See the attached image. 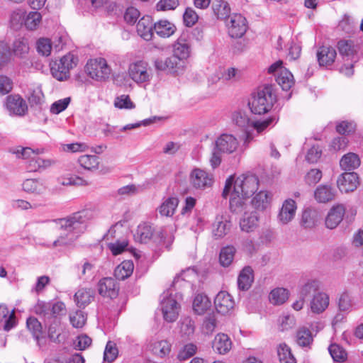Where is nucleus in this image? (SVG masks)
Wrapping results in <instances>:
<instances>
[{
	"instance_id": "39448f33",
	"label": "nucleus",
	"mask_w": 363,
	"mask_h": 363,
	"mask_svg": "<svg viewBox=\"0 0 363 363\" xmlns=\"http://www.w3.org/2000/svg\"><path fill=\"white\" fill-rule=\"evenodd\" d=\"M87 74L97 81H104L109 78L111 69L104 58L89 60L85 67Z\"/></svg>"
},
{
	"instance_id": "7c9ffc66",
	"label": "nucleus",
	"mask_w": 363,
	"mask_h": 363,
	"mask_svg": "<svg viewBox=\"0 0 363 363\" xmlns=\"http://www.w3.org/2000/svg\"><path fill=\"white\" fill-rule=\"evenodd\" d=\"M13 154H15L18 158H21L23 160H29L32 159L35 160L36 157L38 155L43 154L44 152L43 148H36L32 149L30 147H17L13 150L11 151Z\"/></svg>"
},
{
	"instance_id": "338daca9",
	"label": "nucleus",
	"mask_w": 363,
	"mask_h": 363,
	"mask_svg": "<svg viewBox=\"0 0 363 363\" xmlns=\"http://www.w3.org/2000/svg\"><path fill=\"white\" fill-rule=\"evenodd\" d=\"M114 105L116 107L118 108H126L131 109L135 108L134 104L131 101L129 96L128 95H121L118 96L114 102Z\"/></svg>"
},
{
	"instance_id": "f8f14e48",
	"label": "nucleus",
	"mask_w": 363,
	"mask_h": 363,
	"mask_svg": "<svg viewBox=\"0 0 363 363\" xmlns=\"http://www.w3.org/2000/svg\"><path fill=\"white\" fill-rule=\"evenodd\" d=\"M214 304L217 313L225 315L233 309L235 301L228 292L220 291L215 298Z\"/></svg>"
},
{
	"instance_id": "37998d69",
	"label": "nucleus",
	"mask_w": 363,
	"mask_h": 363,
	"mask_svg": "<svg viewBox=\"0 0 363 363\" xmlns=\"http://www.w3.org/2000/svg\"><path fill=\"white\" fill-rule=\"evenodd\" d=\"M277 353L281 363H296L290 347L285 343H281L277 349Z\"/></svg>"
},
{
	"instance_id": "58836bf2",
	"label": "nucleus",
	"mask_w": 363,
	"mask_h": 363,
	"mask_svg": "<svg viewBox=\"0 0 363 363\" xmlns=\"http://www.w3.org/2000/svg\"><path fill=\"white\" fill-rule=\"evenodd\" d=\"M360 164V160L357 155L348 153L344 155L340 162V165L345 170H352L358 167Z\"/></svg>"
},
{
	"instance_id": "c756f323",
	"label": "nucleus",
	"mask_w": 363,
	"mask_h": 363,
	"mask_svg": "<svg viewBox=\"0 0 363 363\" xmlns=\"http://www.w3.org/2000/svg\"><path fill=\"white\" fill-rule=\"evenodd\" d=\"M22 187L25 191L35 194H42L46 189L44 182L38 179H26L23 182Z\"/></svg>"
},
{
	"instance_id": "4c0bfd02",
	"label": "nucleus",
	"mask_w": 363,
	"mask_h": 363,
	"mask_svg": "<svg viewBox=\"0 0 363 363\" xmlns=\"http://www.w3.org/2000/svg\"><path fill=\"white\" fill-rule=\"evenodd\" d=\"M235 252L236 250L233 245H228L221 248L219 255L220 264L224 267L230 266L234 259Z\"/></svg>"
},
{
	"instance_id": "9b49d317",
	"label": "nucleus",
	"mask_w": 363,
	"mask_h": 363,
	"mask_svg": "<svg viewBox=\"0 0 363 363\" xmlns=\"http://www.w3.org/2000/svg\"><path fill=\"white\" fill-rule=\"evenodd\" d=\"M296 203L291 199L285 200L277 215V220L282 225L288 224L295 217L296 212Z\"/></svg>"
},
{
	"instance_id": "f257e3e1",
	"label": "nucleus",
	"mask_w": 363,
	"mask_h": 363,
	"mask_svg": "<svg viewBox=\"0 0 363 363\" xmlns=\"http://www.w3.org/2000/svg\"><path fill=\"white\" fill-rule=\"evenodd\" d=\"M93 217V212L85 209L75 212L65 218H57L52 220L55 228L64 231L53 242L52 246L63 247L72 245L80 234L86 229V223Z\"/></svg>"
},
{
	"instance_id": "bb28decb",
	"label": "nucleus",
	"mask_w": 363,
	"mask_h": 363,
	"mask_svg": "<svg viewBox=\"0 0 363 363\" xmlns=\"http://www.w3.org/2000/svg\"><path fill=\"white\" fill-rule=\"evenodd\" d=\"M272 195L270 192L260 191L252 199V206L259 211L267 208L271 203Z\"/></svg>"
},
{
	"instance_id": "a878e982",
	"label": "nucleus",
	"mask_w": 363,
	"mask_h": 363,
	"mask_svg": "<svg viewBox=\"0 0 363 363\" xmlns=\"http://www.w3.org/2000/svg\"><path fill=\"white\" fill-rule=\"evenodd\" d=\"M254 281L252 269L249 267H245L240 272L238 277V289L242 291H247Z\"/></svg>"
},
{
	"instance_id": "0e129e2a",
	"label": "nucleus",
	"mask_w": 363,
	"mask_h": 363,
	"mask_svg": "<svg viewBox=\"0 0 363 363\" xmlns=\"http://www.w3.org/2000/svg\"><path fill=\"white\" fill-rule=\"evenodd\" d=\"M71 101L70 97H66L54 102L50 106V112L54 114H59L67 108Z\"/></svg>"
},
{
	"instance_id": "ddd939ff",
	"label": "nucleus",
	"mask_w": 363,
	"mask_h": 363,
	"mask_svg": "<svg viewBox=\"0 0 363 363\" xmlns=\"http://www.w3.org/2000/svg\"><path fill=\"white\" fill-rule=\"evenodd\" d=\"M119 288L114 279L105 277L101 279L98 284V291L101 296L111 299L117 297Z\"/></svg>"
},
{
	"instance_id": "20e7f679",
	"label": "nucleus",
	"mask_w": 363,
	"mask_h": 363,
	"mask_svg": "<svg viewBox=\"0 0 363 363\" xmlns=\"http://www.w3.org/2000/svg\"><path fill=\"white\" fill-rule=\"evenodd\" d=\"M275 102V96L270 86L259 88L252 94L248 102L250 111L254 114L261 115L267 113Z\"/></svg>"
},
{
	"instance_id": "1a4fd4ad",
	"label": "nucleus",
	"mask_w": 363,
	"mask_h": 363,
	"mask_svg": "<svg viewBox=\"0 0 363 363\" xmlns=\"http://www.w3.org/2000/svg\"><path fill=\"white\" fill-rule=\"evenodd\" d=\"M154 65L157 70L168 73H178L183 69V62L172 55L170 57L157 58L154 61Z\"/></svg>"
},
{
	"instance_id": "a18cd8bd",
	"label": "nucleus",
	"mask_w": 363,
	"mask_h": 363,
	"mask_svg": "<svg viewBox=\"0 0 363 363\" xmlns=\"http://www.w3.org/2000/svg\"><path fill=\"white\" fill-rule=\"evenodd\" d=\"M54 162L50 159H43L39 157H36L35 160L32 159L28 162V169L30 172H35L43 168L46 169L50 167Z\"/></svg>"
},
{
	"instance_id": "4468645a",
	"label": "nucleus",
	"mask_w": 363,
	"mask_h": 363,
	"mask_svg": "<svg viewBox=\"0 0 363 363\" xmlns=\"http://www.w3.org/2000/svg\"><path fill=\"white\" fill-rule=\"evenodd\" d=\"M162 311L166 321L174 322L179 315V305L176 299L171 296L164 298L162 301Z\"/></svg>"
},
{
	"instance_id": "423d86ee",
	"label": "nucleus",
	"mask_w": 363,
	"mask_h": 363,
	"mask_svg": "<svg viewBox=\"0 0 363 363\" xmlns=\"http://www.w3.org/2000/svg\"><path fill=\"white\" fill-rule=\"evenodd\" d=\"M225 26L232 38H240L247 30L246 18L240 13H233L225 19Z\"/></svg>"
},
{
	"instance_id": "5fc2aeb1",
	"label": "nucleus",
	"mask_w": 363,
	"mask_h": 363,
	"mask_svg": "<svg viewBox=\"0 0 363 363\" xmlns=\"http://www.w3.org/2000/svg\"><path fill=\"white\" fill-rule=\"evenodd\" d=\"M196 352V346L192 343L185 345L179 352L177 359L185 361L191 357Z\"/></svg>"
},
{
	"instance_id": "412c9836",
	"label": "nucleus",
	"mask_w": 363,
	"mask_h": 363,
	"mask_svg": "<svg viewBox=\"0 0 363 363\" xmlns=\"http://www.w3.org/2000/svg\"><path fill=\"white\" fill-rule=\"evenodd\" d=\"M329 296L324 292H318L313 296L311 301V310L313 313L320 314L329 306Z\"/></svg>"
},
{
	"instance_id": "2eb2a0df",
	"label": "nucleus",
	"mask_w": 363,
	"mask_h": 363,
	"mask_svg": "<svg viewBox=\"0 0 363 363\" xmlns=\"http://www.w3.org/2000/svg\"><path fill=\"white\" fill-rule=\"evenodd\" d=\"M231 225V222L227 216H216L212 229L213 237L216 238H223L229 233Z\"/></svg>"
},
{
	"instance_id": "de8ad7c7",
	"label": "nucleus",
	"mask_w": 363,
	"mask_h": 363,
	"mask_svg": "<svg viewBox=\"0 0 363 363\" xmlns=\"http://www.w3.org/2000/svg\"><path fill=\"white\" fill-rule=\"evenodd\" d=\"M51 303L38 301L34 306V311L36 314L43 317L45 321L50 320Z\"/></svg>"
},
{
	"instance_id": "ea45409f",
	"label": "nucleus",
	"mask_w": 363,
	"mask_h": 363,
	"mask_svg": "<svg viewBox=\"0 0 363 363\" xmlns=\"http://www.w3.org/2000/svg\"><path fill=\"white\" fill-rule=\"evenodd\" d=\"M288 298V291L284 288H276L269 295V301L274 305L283 304Z\"/></svg>"
},
{
	"instance_id": "e433bc0d",
	"label": "nucleus",
	"mask_w": 363,
	"mask_h": 363,
	"mask_svg": "<svg viewBox=\"0 0 363 363\" xmlns=\"http://www.w3.org/2000/svg\"><path fill=\"white\" fill-rule=\"evenodd\" d=\"M276 81L283 90L287 91L294 84L293 74L286 69H281L276 77Z\"/></svg>"
},
{
	"instance_id": "7ed1b4c3",
	"label": "nucleus",
	"mask_w": 363,
	"mask_h": 363,
	"mask_svg": "<svg viewBox=\"0 0 363 363\" xmlns=\"http://www.w3.org/2000/svg\"><path fill=\"white\" fill-rule=\"evenodd\" d=\"M258 186L259 179L255 174H242L235 179L231 176L226 180L223 196L227 197V194L233 189L240 194L250 197L257 190Z\"/></svg>"
},
{
	"instance_id": "8fccbe9b",
	"label": "nucleus",
	"mask_w": 363,
	"mask_h": 363,
	"mask_svg": "<svg viewBox=\"0 0 363 363\" xmlns=\"http://www.w3.org/2000/svg\"><path fill=\"white\" fill-rule=\"evenodd\" d=\"M329 352L334 361L342 362L347 359L346 351L337 344H332L328 348Z\"/></svg>"
},
{
	"instance_id": "393cba45",
	"label": "nucleus",
	"mask_w": 363,
	"mask_h": 363,
	"mask_svg": "<svg viewBox=\"0 0 363 363\" xmlns=\"http://www.w3.org/2000/svg\"><path fill=\"white\" fill-rule=\"evenodd\" d=\"M95 291L92 289L83 288L79 289L74 294V301L79 308H85L94 301Z\"/></svg>"
},
{
	"instance_id": "4be33fe9",
	"label": "nucleus",
	"mask_w": 363,
	"mask_h": 363,
	"mask_svg": "<svg viewBox=\"0 0 363 363\" xmlns=\"http://www.w3.org/2000/svg\"><path fill=\"white\" fill-rule=\"evenodd\" d=\"M228 195H230V208L231 211L235 213H242L246 205L245 200L249 197L240 194V192L235 191L233 189L227 194V196Z\"/></svg>"
},
{
	"instance_id": "864d4df0",
	"label": "nucleus",
	"mask_w": 363,
	"mask_h": 363,
	"mask_svg": "<svg viewBox=\"0 0 363 363\" xmlns=\"http://www.w3.org/2000/svg\"><path fill=\"white\" fill-rule=\"evenodd\" d=\"M41 15L38 11L30 12L25 19V26L29 30H34L41 21Z\"/></svg>"
},
{
	"instance_id": "bf43d9fd",
	"label": "nucleus",
	"mask_w": 363,
	"mask_h": 363,
	"mask_svg": "<svg viewBox=\"0 0 363 363\" xmlns=\"http://www.w3.org/2000/svg\"><path fill=\"white\" fill-rule=\"evenodd\" d=\"M204 296L203 293L196 294L192 303L193 311L195 314L202 315L204 314Z\"/></svg>"
},
{
	"instance_id": "c9c22d12",
	"label": "nucleus",
	"mask_w": 363,
	"mask_h": 363,
	"mask_svg": "<svg viewBox=\"0 0 363 363\" xmlns=\"http://www.w3.org/2000/svg\"><path fill=\"white\" fill-rule=\"evenodd\" d=\"M154 229L148 223L140 224L138 227L135 239L141 243H147L153 237Z\"/></svg>"
},
{
	"instance_id": "4d7b16f0",
	"label": "nucleus",
	"mask_w": 363,
	"mask_h": 363,
	"mask_svg": "<svg viewBox=\"0 0 363 363\" xmlns=\"http://www.w3.org/2000/svg\"><path fill=\"white\" fill-rule=\"evenodd\" d=\"M199 20V16L195 11L188 7L183 14L184 24L186 27H192Z\"/></svg>"
},
{
	"instance_id": "c85d7f7f",
	"label": "nucleus",
	"mask_w": 363,
	"mask_h": 363,
	"mask_svg": "<svg viewBox=\"0 0 363 363\" xmlns=\"http://www.w3.org/2000/svg\"><path fill=\"white\" fill-rule=\"evenodd\" d=\"M176 30V26L167 20H160L154 24V30L162 38L170 37Z\"/></svg>"
},
{
	"instance_id": "dca6fc26",
	"label": "nucleus",
	"mask_w": 363,
	"mask_h": 363,
	"mask_svg": "<svg viewBox=\"0 0 363 363\" xmlns=\"http://www.w3.org/2000/svg\"><path fill=\"white\" fill-rule=\"evenodd\" d=\"M345 213V208L343 205L333 206L328 213L325 218V225L328 228L334 229L342 221Z\"/></svg>"
},
{
	"instance_id": "a211bd4d",
	"label": "nucleus",
	"mask_w": 363,
	"mask_h": 363,
	"mask_svg": "<svg viewBox=\"0 0 363 363\" xmlns=\"http://www.w3.org/2000/svg\"><path fill=\"white\" fill-rule=\"evenodd\" d=\"M240 227L245 233L255 232L259 227V216L257 212L245 213L240 220Z\"/></svg>"
},
{
	"instance_id": "f03ea898",
	"label": "nucleus",
	"mask_w": 363,
	"mask_h": 363,
	"mask_svg": "<svg viewBox=\"0 0 363 363\" xmlns=\"http://www.w3.org/2000/svg\"><path fill=\"white\" fill-rule=\"evenodd\" d=\"M239 146L238 139L232 134L223 133L218 136L211 145L209 163L212 169L218 167L222 162V154H233Z\"/></svg>"
},
{
	"instance_id": "13d9d810",
	"label": "nucleus",
	"mask_w": 363,
	"mask_h": 363,
	"mask_svg": "<svg viewBox=\"0 0 363 363\" xmlns=\"http://www.w3.org/2000/svg\"><path fill=\"white\" fill-rule=\"evenodd\" d=\"M191 182L195 188L204 186V171L201 169H194L190 175Z\"/></svg>"
},
{
	"instance_id": "c03bdc74",
	"label": "nucleus",
	"mask_w": 363,
	"mask_h": 363,
	"mask_svg": "<svg viewBox=\"0 0 363 363\" xmlns=\"http://www.w3.org/2000/svg\"><path fill=\"white\" fill-rule=\"evenodd\" d=\"M172 345L167 340L155 342L152 346V352L160 357H164L170 353Z\"/></svg>"
},
{
	"instance_id": "0eeeda50",
	"label": "nucleus",
	"mask_w": 363,
	"mask_h": 363,
	"mask_svg": "<svg viewBox=\"0 0 363 363\" xmlns=\"http://www.w3.org/2000/svg\"><path fill=\"white\" fill-rule=\"evenodd\" d=\"M130 77L136 83L149 82L152 77V72L148 64L144 61H138L130 64L128 69Z\"/></svg>"
},
{
	"instance_id": "09e8293b",
	"label": "nucleus",
	"mask_w": 363,
	"mask_h": 363,
	"mask_svg": "<svg viewBox=\"0 0 363 363\" xmlns=\"http://www.w3.org/2000/svg\"><path fill=\"white\" fill-rule=\"evenodd\" d=\"M29 50L28 40L24 38H20L13 43V52L15 55L22 57Z\"/></svg>"
},
{
	"instance_id": "f3484780",
	"label": "nucleus",
	"mask_w": 363,
	"mask_h": 363,
	"mask_svg": "<svg viewBox=\"0 0 363 363\" xmlns=\"http://www.w3.org/2000/svg\"><path fill=\"white\" fill-rule=\"evenodd\" d=\"M154 26L150 16H143L137 24L138 34L145 40H150L153 36Z\"/></svg>"
},
{
	"instance_id": "69168bd1",
	"label": "nucleus",
	"mask_w": 363,
	"mask_h": 363,
	"mask_svg": "<svg viewBox=\"0 0 363 363\" xmlns=\"http://www.w3.org/2000/svg\"><path fill=\"white\" fill-rule=\"evenodd\" d=\"M314 212L311 209H306L302 213L301 225L306 228H311L315 225Z\"/></svg>"
},
{
	"instance_id": "2f4dec72",
	"label": "nucleus",
	"mask_w": 363,
	"mask_h": 363,
	"mask_svg": "<svg viewBox=\"0 0 363 363\" xmlns=\"http://www.w3.org/2000/svg\"><path fill=\"white\" fill-rule=\"evenodd\" d=\"M178 203L179 199L177 197H169L158 207V211L162 216H172Z\"/></svg>"
},
{
	"instance_id": "6e6552de",
	"label": "nucleus",
	"mask_w": 363,
	"mask_h": 363,
	"mask_svg": "<svg viewBox=\"0 0 363 363\" xmlns=\"http://www.w3.org/2000/svg\"><path fill=\"white\" fill-rule=\"evenodd\" d=\"M5 108L10 116H23L28 111L26 101L19 95L11 94L6 98Z\"/></svg>"
},
{
	"instance_id": "603ef678",
	"label": "nucleus",
	"mask_w": 363,
	"mask_h": 363,
	"mask_svg": "<svg viewBox=\"0 0 363 363\" xmlns=\"http://www.w3.org/2000/svg\"><path fill=\"white\" fill-rule=\"evenodd\" d=\"M320 287V282L317 279H308L301 287V296L306 297L311 292L315 291Z\"/></svg>"
},
{
	"instance_id": "3c124183",
	"label": "nucleus",
	"mask_w": 363,
	"mask_h": 363,
	"mask_svg": "<svg viewBox=\"0 0 363 363\" xmlns=\"http://www.w3.org/2000/svg\"><path fill=\"white\" fill-rule=\"evenodd\" d=\"M118 350L116 343L108 341L106 343L104 352V359L108 362H113L118 357Z\"/></svg>"
},
{
	"instance_id": "6e6d98bb",
	"label": "nucleus",
	"mask_w": 363,
	"mask_h": 363,
	"mask_svg": "<svg viewBox=\"0 0 363 363\" xmlns=\"http://www.w3.org/2000/svg\"><path fill=\"white\" fill-rule=\"evenodd\" d=\"M69 320L73 327L80 328L84 325L86 315L83 311H77L69 315Z\"/></svg>"
},
{
	"instance_id": "e2e57ef3",
	"label": "nucleus",
	"mask_w": 363,
	"mask_h": 363,
	"mask_svg": "<svg viewBox=\"0 0 363 363\" xmlns=\"http://www.w3.org/2000/svg\"><path fill=\"white\" fill-rule=\"evenodd\" d=\"M37 50L43 56H48L52 50L51 41L48 38H40L37 41Z\"/></svg>"
},
{
	"instance_id": "79ce46f5",
	"label": "nucleus",
	"mask_w": 363,
	"mask_h": 363,
	"mask_svg": "<svg viewBox=\"0 0 363 363\" xmlns=\"http://www.w3.org/2000/svg\"><path fill=\"white\" fill-rule=\"evenodd\" d=\"M78 162L81 167L88 170L97 169L99 164V157L96 155H82L79 157Z\"/></svg>"
},
{
	"instance_id": "cd10ccee",
	"label": "nucleus",
	"mask_w": 363,
	"mask_h": 363,
	"mask_svg": "<svg viewBox=\"0 0 363 363\" xmlns=\"http://www.w3.org/2000/svg\"><path fill=\"white\" fill-rule=\"evenodd\" d=\"M231 120L235 125L243 130H246L249 128H251L252 122L250 121L246 111L241 109L236 110L232 113Z\"/></svg>"
},
{
	"instance_id": "5701e85b",
	"label": "nucleus",
	"mask_w": 363,
	"mask_h": 363,
	"mask_svg": "<svg viewBox=\"0 0 363 363\" xmlns=\"http://www.w3.org/2000/svg\"><path fill=\"white\" fill-rule=\"evenodd\" d=\"M173 55L182 62L189 57L190 45L185 37H179L173 45Z\"/></svg>"
},
{
	"instance_id": "49530a36",
	"label": "nucleus",
	"mask_w": 363,
	"mask_h": 363,
	"mask_svg": "<svg viewBox=\"0 0 363 363\" xmlns=\"http://www.w3.org/2000/svg\"><path fill=\"white\" fill-rule=\"evenodd\" d=\"M26 325L33 337L38 340L43 334V327L40 322L35 317H29L27 319Z\"/></svg>"
},
{
	"instance_id": "680f3d73",
	"label": "nucleus",
	"mask_w": 363,
	"mask_h": 363,
	"mask_svg": "<svg viewBox=\"0 0 363 363\" xmlns=\"http://www.w3.org/2000/svg\"><path fill=\"white\" fill-rule=\"evenodd\" d=\"M179 5V0H160L156 4V9L158 11H172L176 9Z\"/></svg>"
},
{
	"instance_id": "72a5a7b5",
	"label": "nucleus",
	"mask_w": 363,
	"mask_h": 363,
	"mask_svg": "<svg viewBox=\"0 0 363 363\" xmlns=\"http://www.w3.org/2000/svg\"><path fill=\"white\" fill-rule=\"evenodd\" d=\"M296 343L303 348H311L313 338L311 330L305 327L299 328L296 332Z\"/></svg>"
},
{
	"instance_id": "774afa93",
	"label": "nucleus",
	"mask_w": 363,
	"mask_h": 363,
	"mask_svg": "<svg viewBox=\"0 0 363 363\" xmlns=\"http://www.w3.org/2000/svg\"><path fill=\"white\" fill-rule=\"evenodd\" d=\"M321 178L322 172L318 169H312L306 174L305 181L309 185H315Z\"/></svg>"
},
{
	"instance_id": "b1692460",
	"label": "nucleus",
	"mask_w": 363,
	"mask_h": 363,
	"mask_svg": "<svg viewBox=\"0 0 363 363\" xmlns=\"http://www.w3.org/2000/svg\"><path fill=\"white\" fill-rule=\"evenodd\" d=\"M336 191L331 186L320 185L314 191L315 200L319 203H327L333 200Z\"/></svg>"
},
{
	"instance_id": "052dcab7",
	"label": "nucleus",
	"mask_w": 363,
	"mask_h": 363,
	"mask_svg": "<svg viewBox=\"0 0 363 363\" xmlns=\"http://www.w3.org/2000/svg\"><path fill=\"white\" fill-rule=\"evenodd\" d=\"M217 325V317L211 309L206 308V333H212Z\"/></svg>"
},
{
	"instance_id": "aec40b11",
	"label": "nucleus",
	"mask_w": 363,
	"mask_h": 363,
	"mask_svg": "<svg viewBox=\"0 0 363 363\" xmlns=\"http://www.w3.org/2000/svg\"><path fill=\"white\" fill-rule=\"evenodd\" d=\"M336 50L330 46L323 45L317 51V59L320 66L331 65L336 57Z\"/></svg>"
},
{
	"instance_id": "473e14b6",
	"label": "nucleus",
	"mask_w": 363,
	"mask_h": 363,
	"mask_svg": "<svg viewBox=\"0 0 363 363\" xmlns=\"http://www.w3.org/2000/svg\"><path fill=\"white\" fill-rule=\"evenodd\" d=\"M212 9L218 19L225 21L230 13V8L228 2L223 0H216L213 3Z\"/></svg>"
},
{
	"instance_id": "f704fd0d",
	"label": "nucleus",
	"mask_w": 363,
	"mask_h": 363,
	"mask_svg": "<svg viewBox=\"0 0 363 363\" xmlns=\"http://www.w3.org/2000/svg\"><path fill=\"white\" fill-rule=\"evenodd\" d=\"M133 262L130 260H125L115 269L114 276L118 280H124L133 274Z\"/></svg>"
},
{
	"instance_id": "a19ab883",
	"label": "nucleus",
	"mask_w": 363,
	"mask_h": 363,
	"mask_svg": "<svg viewBox=\"0 0 363 363\" xmlns=\"http://www.w3.org/2000/svg\"><path fill=\"white\" fill-rule=\"evenodd\" d=\"M50 70L52 76L59 81H63L69 77L67 69H65V67H63L60 60L51 62Z\"/></svg>"
},
{
	"instance_id": "9d476101",
	"label": "nucleus",
	"mask_w": 363,
	"mask_h": 363,
	"mask_svg": "<svg viewBox=\"0 0 363 363\" xmlns=\"http://www.w3.org/2000/svg\"><path fill=\"white\" fill-rule=\"evenodd\" d=\"M337 185L341 192L354 191L359 185V177L355 172H344L339 176Z\"/></svg>"
},
{
	"instance_id": "6ab92c4d",
	"label": "nucleus",
	"mask_w": 363,
	"mask_h": 363,
	"mask_svg": "<svg viewBox=\"0 0 363 363\" xmlns=\"http://www.w3.org/2000/svg\"><path fill=\"white\" fill-rule=\"evenodd\" d=\"M232 341L228 335L218 333L214 337L212 342V347L215 352L220 354H225L232 348Z\"/></svg>"
}]
</instances>
